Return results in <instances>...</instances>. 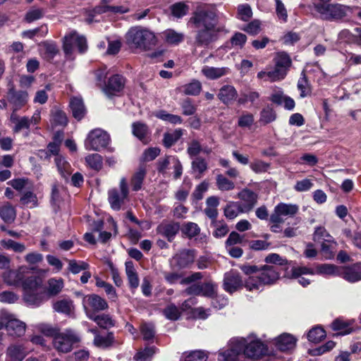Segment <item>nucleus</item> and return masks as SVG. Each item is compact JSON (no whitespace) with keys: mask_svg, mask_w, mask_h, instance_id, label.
Instances as JSON below:
<instances>
[{"mask_svg":"<svg viewBox=\"0 0 361 361\" xmlns=\"http://www.w3.org/2000/svg\"><path fill=\"white\" fill-rule=\"evenodd\" d=\"M188 25L195 29L193 44L197 47H208L218 40L220 34L228 32L224 25L218 23L216 12L205 8H197L188 20Z\"/></svg>","mask_w":361,"mask_h":361,"instance_id":"1","label":"nucleus"},{"mask_svg":"<svg viewBox=\"0 0 361 361\" xmlns=\"http://www.w3.org/2000/svg\"><path fill=\"white\" fill-rule=\"evenodd\" d=\"M24 269L10 270L4 279L9 285H21L23 290V299L27 306L37 307L46 300L45 291L42 288V280L35 276L27 278L23 275Z\"/></svg>","mask_w":361,"mask_h":361,"instance_id":"2","label":"nucleus"},{"mask_svg":"<svg viewBox=\"0 0 361 361\" xmlns=\"http://www.w3.org/2000/svg\"><path fill=\"white\" fill-rule=\"evenodd\" d=\"M240 270L248 278L245 281V287L247 290H258L265 286L276 284L281 278L283 268L276 265H255L243 264L240 266Z\"/></svg>","mask_w":361,"mask_h":361,"instance_id":"3","label":"nucleus"},{"mask_svg":"<svg viewBox=\"0 0 361 361\" xmlns=\"http://www.w3.org/2000/svg\"><path fill=\"white\" fill-rule=\"evenodd\" d=\"M126 43L132 48L147 51L157 43L154 33L141 26L132 27L126 35Z\"/></svg>","mask_w":361,"mask_h":361,"instance_id":"4","label":"nucleus"},{"mask_svg":"<svg viewBox=\"0 0 361 361\" xmlns=\"http://www.w3.org/2000/svg\"><path fill=\"white\" fill-rule=\"evenodd\" d=\"M313 7L322 20L329 21L341 20L352 12L350 6L341 4L314 3Z\"/></svg>","mask_w":361,"mask_h":361,"instance_id":"5","label":"nucleus"},{"mask_svg":"<svg viewBox=\"0 0 361 361\" xmlns=\"http://www.w3.org/2000/svg\"><path fill=\"white\" fill-rule=\"evenodd\" d=\"M80 341L79 335L73 329H67L59 334L53 338L54 348L63 353L71 352L75 344Z\"/></svg>","mask_w":361,"mask_h":361,"instance_id":"6","label":"nucleus"},{"mask_svg":"<svg viewBox=\"0 0 361 361\" xmlns=\"http://www.w3.org/2000/svg\"><path fill=\"white\" fill-rule=\"evenodd\" d=\"M274 62V68L269 71V75L271 78L272 81L282 80L286 78L292 65V60L286 52L282 51L276 54Z\"/></svg>","mask_w":361,"mask_h":361,"instance_id":"7","label":"nucleus"},{"mask_svg":"<svg viewBox=\"0 0 361 361\" xmlns=\"http://www.w3.org/2000/svg\"><path fill=\"white\" fill-rule=\"evenodd\" d=\"M74 47L78 48L80 54H84L87 50L86 38L77 32L72 31L63 39V50L66 56H71L73 54Z\"/></svg>","mask_w":361,"mask_h":361,"instance_id":"8","label":"nucleus"},{"mask_svg":"<svg viewBox=\"0 0 361 361\" xmlns=\"http://www.w3.org/2000/svg\"><path fill=\"white\" fill-rule=\"evenodd\" d=\"M110 142L109 135L102 129H94L91 130L85 141V147L87 150L100 151L106 148Z\"/></svg>","mask_w":361,"mask_h":361,"instance_id":"9","label":"nucleus"},{"mask_svg":"<svg viewBox=\"0 0 361 361\" xmlns=\"http://www.w3.org/2000/svg\"><path fill=\"white\" fill-rule=\"evenodd\" d=\"M128 193L129 190L126 179L122 178L119 183V190L113 188L108 192V200L111 207L116 211L120 210L122 205L125 203Z\"/></svg>","mask_w":361,"mask_h":361,"instance_id":"10","label":"nucleus"},{"mask_svg":"<svg viewBox=\"0 0 361 361\" xmlns=\"http://www.w3.org/2000/svg\"><path fill=\"white\" fill-rule=\"evenodd\" d=\"M82 304L87 317L90 314H96V312L105 310L109 307L107 302L96 294L87 295L84 297Z\"/></svg>","mask_w":361,"mask_h":361,"instance_id":"11","label":"nucleus"},{"mask_svg":"<svg viewBox=\"0 0 361 361\" xmlns=\"http://www.w3.org/2000/svg\"><path fill=\"white\" fill-rule=\"evenodd\" d=\"M195 258L194 250L183 249L177 252L170 260L171 267L183 269L193 264Z\"/></svg>","mask_w":361,"mask_h":361,"instance_id":"12","label":"nucleus"},{"mask_svg":"<svg viewBox=\"0 0 361 361\" xmlns=\"http://www.w3.org/2000/svg\"><path fill=\"white\" fill-rule=\"evenodd\" d=\"M270 355L266 345L259 339L248 337L247 348H245V357L252 360H258L264 355Z\"/></svg>","mask_w":361,"mask_h":361,"instance_id":"13","label":"nucleus"},{"mask_svg":"<svg viewBox=\"0 0 361 361\" xmlns=\"http://www.w3.org/2000/svg\"><path fill=\"white\" fill-rule=\"evenodd\" d=\"M126 83L125 78L119 74H115L108 79L103 87V92L109 98L118 96L123 91Z\"/></svg>","mask_w":361,"mask_h":361,"instance_id":"14","label":"nucleus"},{"mask_svg":"<svg viewBox=\"0 0 361 361\" xmlns=\"http://www.w3.org/2000/svg\"><path fill=\"white\" fill-rule=\"evenodd\" d=\"M1 322H4V328L12 336H20L25 331V324L13 318L12 315L5 314L2 317Z\"/></svg>","mask_w":361,"mask_h":361,"instance_id":"15","label":"nucleus"},{"mask_svg":"<svg viewBox=\"0 0 361 361\" xmlns=\"http://www.w3.org/2000/svg\"><path fill=\"white\" fill-rule=\"evenodd\" d=\"M243 286L245 283L237 271L231 270L224 274L223 287L226 292L233 293L242 289Z\"/></svg>","mask_w":361,"mask_h":361,"instance_id":"16","label":"nucleus"},{"mask_svg":"<svg viewBox=\"0 0 361 361\" xmlns=\"http://www.w3.org/2000/svg\"><path fill=\"white\" fill-rule=\"evenodd\" d=\"M7 100L12 106V112L16 113L27 104L28 94L25 91H16L11 88L7 92Z\"/></svg>","mask_w":361,"mask_h":361,"instance_id":"17","label":"nucleus"},{"mask_svg":"<svg viewBox=\"0 0 361 361\" xmlns=\"http://www.w3.org/2000/svg\"><path fill=\"white\" fill-rule=\"evenodd\" d=\"M180 230V224L174 221H163L157 227V233L172 242Z\"/></svg>","mask_w":361,"mask_h":361,"instance_id":"18","label":"nucleus"},{"mask_svg":"<svg viewBox=\"0 0 361 361\" xmlns=\"http://www.w3.org/2000/svg\"><path fill=\"white\" fill-rule=\"evenodd\" d=\"M297 339L291 334L284 333L274 340L276 348L281 352H289L296 345Z\"/></svg>","mask_w":361,"mask_h":361,"instance_id":"19","label":"nucleus"},{"mask_svg":"<svg viewBox=\"0 0 361 361\" xmlns=\"http://www.w3.org/2000/svg\"><path fill=\"white\" fill-rule=\"evenodd\" d=\"M93 343L98 348L107 349L120 345L122 341L116 340L114 332L109 331L106 336L96 334L94 338Z\"/></svg>","mask_w":361,"mask_h":361,"instance_id":"20","label":"nucleus"},{"mask_svg":"<svg viewBox=\"0 0 361 361\" xmlns=\"http://www.w3.org/2000/svg\"><path fill=\"white\" fill-rule=\"evenodd\" d=\"M304 274H314V271L312 269L306 267H293L291 273L286 272L284 275L285 277L290 279H297L298 283L302 286L305 287L310 284V280L302 276Z\"/></svg>","mask_w":361,"mask_h":361,"instance_id":"21","label":"nucleus"},{"mask_svg":"<svg viewBox=\"0 0 361 361\" xmlns=\"http://www.w3.org/2000/svg\"><path fill=\"white\" fill-rule=\"evenodd\" d=\"M217 97L224 104L228 106L236 100L238 92L233 85H225L219 89Z\"/></svg>","mask_w":361,"mask_h":361,"instance_id":"22","label":"nucleus"},{"mask_svg":"<svg viewBox=\"0 0 361 361\" xmlns=\"http://www.w3.org/2000/svg\"><path fill=\"white\" fill-rule=\"evenodd\" d=\"M132 133L145 145L150 141L151 132L147 125L144 123L134 122L132 124Z\"/></svg>","mask_w":361,"mask_h":361,"instance_id":"23","label":"nucleus"},{"mask_svg":"<svg viewBox=\"0 0 361 361\" xmlns=\"http://www.w3.org/2000/svg\"><path fill=\"white\" fill-rule=\"evenodd\" d=\"M73 116L78 121H81L87 114V109L80 97H72L69 102Z\"/></svg>","mask_w":361,"mask_h":361,"instance_id":"24","label":"nucleus"},{"mask_svg":"<svg viewBox=\"0 0 361 361\" xmlns=\"http://www.w3.org/2000/svg\"><path fill=\"white\" fill-rule=\"evenodd\" d=\"M33 117L30 118L27 116H19L16 113L12 112L10 116V121L13 124L12 128L13 133H18L23 130H28L32 122Z\"/></svg>","mask_w":361,"mask_h":361,"instance_id":"25","label":"nucleus"},{"mask_svg":"<svg viewBox=\"0 0 361 361\" xmlns=\"http://www.w3.org/2000/svg\"><path fill=\"white\" fill-rule=\"evenodd\" d=\"M238 198L244 202L242 205L245 212L251 210L257 202V195L252 190L244 188L238 194Z\"/></svg>","mask_w":361,"mask_h":361,"instance_id":"26","label":"nucleus"},{"mask_svg":"<svg viewBox=\"0 0 361 361\" xmlns=\"http://www.w3.org/2000/svg\"><path fill=\"white\" fill-rule=\"evenodd\" d=\"M341 276L350 283L361 281V264L357 263L350 267H345L341 272Z\"/></svg>","mask_w":361,"mask_h":361,"instance_id":"27","label":"nucleus"},{"mask_svg":"<svg viewBox=\"0 0 361 361\" xmlns=\"http://www.w3.org/2000/svg\"><path fill=\"white\" fill-rule=\"evenodd\" d=\"M203 75L209 80H217L230 73V68L228 67H212L204 66L201 71Z\"/></svg>","mask_w":361,"mask_h":361,"instance_id":"28","label":"nucleus"},{"mask_svg":"<svg viewBox=\"0 0 361 361\" xmlns=\"http://www.w3.org/2000/svg\"><path fill=\"white\" fill-rule=\"evenodd\" d=\"M88 318L97 323V324L104 329H109L116 325V321L109 314H90Z\"/></svg>","mask_w":361,"mask_h":361,"instance_id":"29","label":"nucleus"},{"mask_svg":"<svg viewBox=\"0 0 361 361\" xmlns=\"http://www.w3.org/2000/svg\"><path fill=\"white\" fill-rule=\"evenodd\" d=\"M55 312L64 314H70L74 310L73 301L70 298H63L53 303Z\"/></svg>","mask_w":361,"mask_h":361,"instance_id":"30","label":"nucleus"},{"mask_svg":"<svg viewBox=\"0 0 361 361\" xmlns=\"http://www.w3.org/2000/svg\"><path fill=\"white\" fill-rule=\"evenodd\" d=\"M125 266L129 287L131 289H136L139 286L140 280L135 269L133 262L132 261H127L125 263Z\"/></svg>","mask_w":361,"mask_h":361,"instance_id":"31","label":"nucleus"},{"mask_svg":"<svg viewBox=\"0 0 361 361\" xmlns=\"http://www.w3.org/2000/svg\"><path fill=\"white\" fill-rule=\"evenodd\" d=\"M93 12L96 13V15H100L102 13H106L108 12H111L113 13H126L129 11V9L126 7L122 6H110V5H104L100 3L99 5L96 6L92 8Z\"/></svg>","mask_w":361,"mask_h":361,"instance_id":"32","label":"nucleus"},{"mask_svg":"<svg viewBox=\"0 0 361 361\" xmlns=\"http://www.w3.org/2000/svg\"><path fill=\"white\" fill-rule=\"evenodd\" d=\"M64 286L63 280L62 279L51 278L47 281V287L45 291L46 295L49 297H54L61 293Z\"/></svg>","mask_w":361,"mask_h":361,"instance_id":"33","label":"nucleus"},{"mask_svg":"<svg viewBox=\"0 0 361 361\" xmlns=\"http://www.w3.org/2000/svg\"><path fill=\"white\" fill-rule=\"evenodd\" d=\"M331 329L334 331H339L341 335H347L353 331L352 323L341 318H338L332 322Z\"/></svg>","mask_w":361,"mask_h":361,"instance_id":"34","label":"nucleus"},{"mask_svg":"<svg viewBox=\"0 0 361 361\" xmlns=\"http://www.w3.org/2000/svg\"><path fill=\"white\" fill-rule=\"evenodd\" d=\"M16 216V211L10 203H6L0 206V217L5 223H13Z\"/></svg>","mask_w":361,"mask_h":361,"instance_id":"35","label":"nucleus"},{"mask_svg":"<svg viewBox=\"0 0 361 361\" xmlns=\"http://www.w3.org/2000/svg\"><path fill=\"white\" fill-rule=\"evenodd\" d=\"M164 39L171 45H178L184 40L185 35L182 32H178L173 29H168L164 32Z\"/></svg>","mask_w":361,"mask_h":361,"instance_id":"36","label":"nucleus"},{"mask_svg":"<svg viewBox=\"0 0 361 361\" xmlns=\"http://www.w3.org/2000/svg\"><path fill=\"white\" fill-rule=\"evenodd\" d=\"M27 353L21 345H12L7 349V355L13 361H22Z\"/></svg>","mask_w":361,"mask_h":361,"instance_id":"37","label":"nucleus"},{"mask_svg":"<svg viewBox=\"0 0 361 361\" xmlns=\"http://www.w3.org/2000/svg\"><path fill=\"white\" fill-rule=\"evenodd\" d=\"M224 215L228 219H233L240 213L244 212V209L240 202H231L224 208Z\"/></svg>","mask_w":361,"mask_h":361,"instance_id":"38","label":"nucleus"},{"mask_svg":"<svg viewBox=\"0 0 361 361\" xmlns=\"http://www.w3.org/2000/svg\"><path fill=\"white\" fill-rule=\"evenodd\" d=\"M202 84L199 80H192L180 87V91L186 95L197 96L202 90Z\"/></svg>","mask_w":361,"mask_h":361,"instance_id":"39","label":"nucleus"},{"mask_svg":"<svg viewBox=\"0 0 361 361\" xmlns=\"http://www.w3.org/2000/svg\"><path fill=\"white\" fill-rule=\"evenodd\" d=\"M183 134V130L178 128L172 133H165L164 134L163 144L166 148H169L176 144Z\"/></svg>","mask_w":361,"mask_h":361,"instance_id":"40","label":"nucleus"},{"mask_svg":"<svg viewBox=\"0 0 361 361\" xmlns=\"http://www.w3.org/2000/svg\"><path fill=\"white\" fill-rule=\"evenodd\" d=\"M299 207L297 204H286L281 202L278 204L275 208L274 212L281 214L283 216H293L298 212Z\"/></svg>","mask_w":361,"mask_h":361,"instance_id":"41","label":"nucleus"},{"mask_svg":"<svg viewBox=\"0 0 361 361\" xmlns=\"http://www.w3.org/2000/svg\"><path fill=\"white\" fill-rule=\"evenodd\" d=\"M157 350V348L155 346L146 347L138 350L135 354L133 359L135 361H151Z\"/></svg>","mask_w":361,"mask_h":361,"instance_id":"42","label":"nucleus"},{"mask_svg":"<svg viewBox=\"0 0 361 361\" xmlns=\"http://www.w3.org/2000/svg\"><path fill=\"white\" fill-rule=\"evenodd\" d=\"M54 160L59 173L63 178L68 179L71 174V165L62 156L56 157Z\"/></svg>","mask_w":361,"mask_h":361,"instance_id":"43","label":"nucleus"},{"mask_svg":"<svg viewBox=\"0 0 361 361\" xmlns=\"http://www.w3.org/2000/svg\"><path fill=\"white\" fill-rule=\"evenodd\" d=\"M0 245L4 249L12 250L16 253H23L26 250L25 244L11 239H3L0 241Z\"/></svg>","mask_w":361,"mask_h":361,"instance_id":"44","label":"nucleus"},{"mask_svg":"<svg viewBox=\"0 0 361 361\" xmlns=\"http://www.w3.org/2000/svg\"><path fill=\"white\" fill-rule=\"evenodd\" d=\"M192 169L195 173L196 178H200L202 174L207 170V163L202 157H197L192 161Z\"/></svg>","mask_w":361,"mask_h":361,"instance_id":"45","label":"nucleus"},{"mask_svg":"<svg viewBox=\"0 0 361 361\" xmlns=\"http://www.w3.org/2000/svg\"><path fill=\"white\" fill-rule=\"evenodd\" d=\"M145 176L146 169L144 167H140L134 173L131 178V185L134 191H138L141 189Z\"/></svg>","mask_w":361,"mask_h":361,"instance_id":"46","label":"nucleus"},{"mask_svg":"<svg viewBox=\"0 0 361 361\" xmlns=\"http://www.w3.org/2000/svg\"><path fill=\"white\" fill-rule=\"evenodd\" d=\"M298 89L300 90V96L302 98L310 94V85L307 78L305 71H302L297 84Z\"/></svg>","mask_w":361,"mask_h":361,"instance_id":"47","label":"nucleus"},{"mask_svg":"<svg viewBox=\"0 0 361 361\" xmlns=\"http://www.w3.org/2000/svg\"><path fill=\"white\" fill-rule=\"evenodd\" d=\"M321 254L326 259H333L335 256L336 243L332 239L330 242L321 243Z\"/></svg>","mask_w":361,"mask_h":361,"instance_id":"48","label":"nucleus"},{"mask_svg":"<svg viewBox=\"0 0 361 361\" xmlns=\"http://www.w3.org/2000/svg\"><path fill=\"white\" fill-rule=\"evenodd\" d=\"M87 165L94 170L99 171L102 169L103 166L102 157L99 154H92L85 157Z\"/></svg>","mask_w":361,"mask_h":361,"instance_id":"49","label":"nucleus"},{"mask_svg":"<svg viewBox=\"0 0 361 361\" xmlns=\"http://www.w3.org/2000/svg\"><path fill=\"white\" fill-rule=\"evenodd\" d=\"M247 341L248 337L233 338L229 342V346L233 348L238 355L243 353L245 356V348H247Z\"/></svg>","mask_w":361,"mask_h":361,"instance_id":"50","label":"nucleus"},{"mask_svg":"<svg viewBox=\"0 0 361 361\" xmlns=\"http://www.w3.org/2000/svg\"><path fill=\"white\" fill-rule=\"evenodd\" d=\"M156 117L164 121H167L171 124H181L183 121L181 116L178 115L171 114L164 110H161L155 114Z\"/></svg>","mask_w":361,"mask_h":361,"instance_id":"51","label":"nucleus"},{"mask_svg":"<svg viewBox=\"0 0 361 361\" xmlns=\"http://www.w3.org/2000/svg\"><path fill=\"white\" fill-rule=\"evenodd\" d=\"M333 237L326 231L324 227H317L313 234V240L316 243L332 241Z\"/></svg>","mask_w":361,"mask_h":361,"instance_id":"52","label":"nucleus"},{"mask_svg":"<svg viewBox=\"0 0 361 361\" xmlns=\"http://www.w3.org/2000/svg\"><path fill=\"white\" fill-rule=\"evenodd\" d=\"M201 295L204 297L213 298L217 295V285L209 281L201 283Z\"/></svg>","mask_w":361,"mask_h":361,"instance_id":"53","label":"nucleus"},{"mask_svg":"<svg viewBox=\"0 0 361 361\" xmlns=\"http://www.w3.org/2000/svg\"><path fill=\"white\" fill-rule=\"evenodd\" d=\"M326 336V331L319 326L311 329L307 334V338L312 343H319Z\"/></svg>","mask_w":361,"mask_h":361,"instance_id":"54","label":"nucleus"},{"mask_svg":"<svg viewBox=\"0 0 361 361\" xmlns=\"http://www.w3.org/2000/svg\"><path fill=\"white\" fill-rule=\"evenodd\" d=\"M20 202L23 205L29 207L30 208L36 207L38 205L37 197L36 195L31 191L25 192L22 195Z\"/></svg>","mask_w":361,"mask_h":361,"instance_id":"55","label":"nucleus"},{"mask_svg":"<svg viewBox=\"0 0 361 361\" xmlns=\"http://www.w3.org/2000/svg\"><path fill=\"white\" fill-rule=\"evenodd\" d=\"M140 332L145 341H152L155 335V326L152 323H143L140 325Z\"/></svg>","mask_w":361,"mask_h":361,"instance_id":"56","label":"nucleus"},{"mask_svg":"<svg viewBox=\"0 0 361 361\" xmlns=\"http://www.w3.org/2000/svg\"><path fill=\"white\" fill-rule=\"evenodd\" d=\"M88 268L89 264L84 261L68 260V269L73 274H77L82 271H86Z\"/></svg>","mask_w":361,"mask_h":361,"instance_id":"57","label":"nucleus"},{"mask_svg":"<svg viewBox=\"0 0 361 361\" xmlns=\"http://www.w3.org/2000/svg\"><path fill=\"white\" fill-rule=\"evenodd\" d=\"M276 118V111L270 106L264 108L260 112L259 121L264 124H268L273 122Z\"/></svg>","mask_w":361,"mask_h":361,"instance_id":"58","label":"nucleus"},{"mask_svg":"<svg viewBox=\"0 0 361 361\" xmlns=\"http://www.w3.org/2000/svg\"><path fill=\"white\" fill-rule=\"evenodd\" d=\"M48 33V27L46 25H43L39 27L32 30H25L22 33L23 37L33 39L35 36L39 35L42 37H45Z\"/></svg>","mask_w":361,"mask_h":361,"instance_id":"59","label":"nucleus"},{"mask_svg":"<svg viewBox=\"0 0 361 361\" xmlns=\"http://www.w3.org/2000/svg\"><path fill=\"white\" fill-rule=\"evenodd\" d=\"M264 262L267 264L276 265L282 267L283 265L288 264V260L283 258L279 254L270 253L265 258Z\"/></svg>","mask_w":361,"mask_h":361,"instance_id":"60","label":"nucleus"},{"mask_svg":"<svg viewBox=\"0 0 361 361\" xmlns=\"http://www.w3.org/2000/svg\"><path fill=\"white\" fill-rule=\"evenodd\" d=\"M44 15V9L33 8L27 11L24 17V20L28 23H30L42 18Z\"/></svg>","mask_w":361,"mask_h":361,"instance_id":"61","label":"nucleus"},{"mask_svg":"<svg viewBox=\"0 0 361 361\" xmlns=\"http://www.w3.org/2000/svg\"><path fill=\"white\" fill-rule=\"evenodd\" d=\"M189 10V7L183 2H178L171 6V13L176 18H182L185 16Z\"/></svg>","mask_w":361,"mask_h":361,"instance_id":"62","label":"nucleus"},{"mask_svg":"<svg viewBox=\"0 0 361 361\" xmlns=\"http://www.w3.org/2000/svg\"><path fill=\"white\" fill-rule=\"evenodd\" d=\"M216 185L222 191L231 190L235 188L234 183L221 174L216 176Z\"/></svg>","mask_w":361,"mask_h":361,"instance_id":"63","label":"nucleus"},{"mask_svg":"<svg viewBox=\"0 0 361 361\" xmlns=\"http://www.w3.org/2000/svg\"><path fill=\"white\" fill-rule=\"evenodd\" d=\"M208 358L207 353L204 350H196L189 353L185 361H206Z\"/></svg>","mask_w":361,"mask_h":361,"instance_id":"64","label":"nucleus"}]
</instances>
